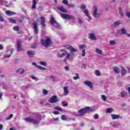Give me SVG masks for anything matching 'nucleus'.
Listing matches in <instances>:
<instances>
[{"instance_id":"nucleus-18","label":"nucleus","mask_w":130,"mask_h":130,"mask_svg":"<svg viewBox=\"0 0 130 130\" xmlns=\"http://www.w3.org/2000/svg\"><path fill=\"white\" fill-rule=\"evenodd\" d=\"M89 38L91 40H96V36H95V35L94 34H90Z\"/></svg>"},{"instance_id":"nucleus-1","label":"nucleus","mask_w":130,"mask_h":130,"mask_svg":"<svg viewBox=\"0 0 130 130\" xmlns=\"http://www.w3.org/2000/svg\"><path fill=\"white\" fill-rule=\"evenodd\" d=\"M64 47H65V48L67 49H68V50H70V53L67 51L61 52V53H59L58 54V57L61 58L63 57V56H66L64 60L66 61L67 60L72 59V58H74V57H75V56H76L75 55H74V53L78 52L77 49L75 48L73 46L69 45H64Z\"/></svg>"},{"instance_id":"nucleus-58","label":"nucleus","mask_w":130,"mask_h":130,"mask_svg":"<svg viewBox=\"0 0 130 130\" xmlns=\"http://www.w3.org/2000/svg\"><path fill=\"white\" fill-rule=\"evenodd\" d=\"M113 126L114 127H117V125L116 124V123L113 124Z\"/></svg>"},{"instance_id":"nucleus-43","label":"nucleus","mask_w":130,"mask_h":130,"mask_svg":"<svg viewBox=\"0 0 130 130\" xmlns=\"http://www.w3.org/2000/svg\"><path fill=\"white\" fill-rule=\"evenodd\" d=\"M121 23L119 21H116L114 22V26H118V25H120Z\"/></svg>"},{"instance_id":"nucleus-23","label":"nucleus","mask_w":130,"mask_h":130,"mask_svg":"<svg viewBox=\"0 0 130 130\" xmlns=\"http://www.w3.org/2000/svg\"><path fill=\"white\" fill-rule=\"evenodd\" d=\"M24 72H25V71L23 68H20L17 70V73H19V74H24Z\"/></svg>"},{"instance_id":"nucleus-26","label":"nucleus","mask_w":130,"mask_h":130,"mask_svg":"<svg viewBox=\"0 0 130 130\" xmlns=\"http://www.w3.org/2000/svg\"><path fill=\"white\" fill-rule=\"evenodd\" d=\"M84 48H86V45L84 44L79 45V50H82V49H84Z\"/></svg>"},{"instance_id":"nucleus-14","label":"nucleus","mask_w":130,"mask_h":130,"mask_svg":"<svg viewBox=\"0 0 130 130\" xmlns=\"http://www.w3.org/2000/svg\"><path fill=\"white\" fill-rule=\"evenodd\" d=\"M63 95L64 96H67V95L69 94V87L68 86H66L63 87Z\"/></svg>"},{"instance_id":"nucleus-59","label":"nucleus","mask_w":130,"mask_h":130,"mask_svg":"<svg viewBox=\"0 0 130 130\" xmlns=\"http://www.w3.org/2000/svg\"><path fill=\"white\" fill-rule=\"evenodd\" d=\"M2 49H4V47H3V45H0V50H2Z\"/></svg>"},{"instance_id":"nucleus-8","label":"nucleus","mask_w":130,"mask_h":130,"mask_svg":"<svg viewBox=\"0 0 130 130\" xmlns=\"http://www.w3.org/2000/svg\"><path fill=\"white\" fill-rule=\"evenodd\" d=\"M80 9H81V10H85L83 11V13H84V14H85L86 16H87V17H88V18L89 19V20H91V17L90 16H89V11H88V10L85 9L86 6L82 4L80 6Z\"/></svg>"},{"instance_id":"nucleus-61","label":"nucleus","mask_w":130,"mask_h":130,"mask_svg":"<svg viewBox=\"0 0 130 130\" xmlns=\"http://www.w3.org/2000/svg\"><path fill=\"white\" fill-rule=\"evenodd\" d=\"M2 97H3V93L0 92V99H2Z\"/></svg>"},{"instance_id":"nucleus-7","label":"nucleus","mask_w":130,"mask_h":130,"mask_svg":"<svg viewBox=\"0 0 130 130\" xmlns=\"http://www.w3.org/2000/svg\"><path fill=\"white\" fill-rule=\"evenodd\" d=\"M51 24L52 26H54L55 28H59V24L56 22V20L54 19L53 17H52L50 19Z\"/></svg>"},{"instance_id":"nucleus-56","label":"nucleus","mask_w":130,"mask_h":130,"mask_svg":"<svg viewBox=\"0 0 130 130\" xmlns=\"http://www.w3.org/2000/svg\"><path fill=\"white\" fill-rule=\"evenodd\" d=\"M0 5H1V6H3V5H4V1L2 0H0Z\"/></svg>"},{"instance_id":"nucleus-24","label":"nucleus","mask_w":130,"mask_h":130,"mask_svg":"<svg viewBox=\"0 0 130 130\" xmlns=\"http://www.w3.org/2000/svg\"><path fill=\"white\" fill-rule=\"evenodd\" d=\"M111 117L112 119H118V118H119V115H111Z\"/></svg>"},{"instance_id":"nucleus-49","label":"nucleus","mask_w":130,"mask_h":130,"mask_svg":"<svg viewBox=\"0 0 130 130\" xmlns=\"http://www.w3.org/2000/svg\"><path fill=\"white\" fill-rule=\"evenodd\" d=\"M64 69L67 71V72H69L70 71V68H69V66H65L64 67Z\"/></svg>"},{"instance_id":"nucleus-54","label":"nucleus","mask_w":130,"mask_h":130,"mask_svg":"<svg viewBox=\"0 0 130 130\" xmlns=\"http://www.w3.org/2000/svg\"><path fill=\"white\" fill-rule=\"evenodd\" d=\"M31 78L32 80H36V79H37V77L34 76H31Z\"/></svg>"},{"instance_id":"nucleus-47","label":"nucleus","mask_w":130,"mask_h":130,"mask_svg":"<svg viewBox=\"0 0 130 130\" xmlns=\"http://www.w3.org/2000/svg\"><path fill=\"white\" fill-rule=\"evenodd\" d=\"M68 7H69V8H75V7H76V6H75V5L74 4H68Z\"/></svg>"},{"instance_id":"nucleus-48","label":"nucleus","mask_w":130,"mask_h":130,"mask_svg":"<svg viewBox=\"0 0 130 130\" xmlns=\"http://www.w3.org/2000/svg\"><path fill=\"white\" fill-rule=\"evenodd\" d=\"M37 68L39 69L40 70H46V69L43 68L42 67L39 66H37Z\"/></svg>"},{"instance_id":"nucleus-2","label":"nucleus","mask_w":130,"mask_h":130,"mask_svg":"<svg viewBox=\"0 0 130 130\" xmlns=\"http://www.w3.org/2000/svg\"><path fill=\"white\" fill-rule=\"evenodd\" d=\"M42 118H41V116L40 115L38 118L34 117L33 116H29L27 118H25L24 120L27 121V122H30L31 123H34V124H38L39 123V121L41 120Z\"/></svg>"},{"instance_id":"nucleus-29","label":"nucleus","mask_w":130,"mask_h":130,"mask_svg":"<svg viewBox=\"0 0 130 130\" xmlns=\"http://www.w3.org/2000/svg\"><path fill=\"white\" fill-rule=\"evenodd\" d=\"M95 74L96 76H98V77L101 76V73L100 72V71H99V70H96L95 71Z\"/></svg>"},{"instance_id":"nucleus-44","label":"nucleus","mask_w":130,"mask_h":130,"mask_svg":"<svg viewBox=\"0 0 130 130\" xmlns=\"http://www.w3.org/2000/svg\"><path fill=\"white\" fill-rule=\"evenodd\" d=\"M8 20L10 21L11 23H16V20L14 19H12L11 18H8Z\"/></svg>"},{"instance_id":"nucleus-52","label":"nucleus","mask_w":130,"mask_h":130,"mask_svg":"<svg viewBox=\"0 0 130 130\" xmlns=\"http://www.w3.org/2000/svg\"><path fill=\"white\" fill-rule=\"evenodd\" d=\"M0 77H1L2 78H4V74H3L2 71H0Z\"/></svg>"},{"instance_id":"nucleus-10","label":"nucleus","mask_w":130,"mask_h":130,"mask_svg":"<svg viewBox=\"0 0 130 130\" xmlns=\"http://www.w3.org/2000/svg\"><path fill=\"white\" fill-rule=\"evenodd\" d=\"M50 103H56L58 102V99H57V96L56 95H53L49 100Z\"/></svg>"},{"instance_id":"nucleus-50","label":"nucleus","mask_w":130,"mask_h":130,"mask_svg":"<svg viewBox=\"0 0 130 130\" xmlns=\"http://www.w3.org/2000/svg\"><path fill=\"white\" fill-rule=\"evenodd\" d=\"M62 103L63 104V106L64 107H68V106L69 105V104H68V103H64V102H62Z\"/></svg>"},{"instance_id":"nucleus-62","label":"nucleus","mask_w":130,"mask_h":130,"mask_svg":"<svg viewBox=\"0 0 130 130\" xmlns=\"http://www.w3.org/2000/svg\"><path fill=\"white\" fill-rule=\"evenodd\" d=\"M128 93H129V95H130V87H128Z\"/></svg>"},{"instance_id":"nucleus-36","label":"nucleus","mask_w":130,"mask_h":130,"mask_svg":"<svg viewBox=\"0 0 130 130\" xmlns=\"http://www.w3.org/2000/svg\"><path fill=\"white\" fill-rule=\"evenodd\" d=\"M110 45H115L116 44V42L114 41H110Z\"/></svg>"},{"instance_id":"nucleus-38","label":"nucleus","mask_w":130,"mask_h":130,"mask_svg":"<svg viewBox=\"0 0 130 130\" xmlns=\"http://www.w3.org/2000/svg\"><path fill=\"white\" fill-rule=\"evenodd\" d=\"M43 93L44 94V95H47V94H48V91H47V90L46 89H43Z\"/></svg>"},{"instance_id":"nucleus-27","label":"nucleus","mask_w":130,"mask_h":130,"mask_svg":"<svg viewBox=\"0 0 130 130\" xmlns=\"http://www.w3.org/2000/svg\"><path fill=\"white\" fill-rule=\"evenodd\" d=\"M113 71L115 72V73H117L118 74L119 73V69L117 67H114L113 68Z\"/></svg>"},{"instance_id":"nucleus-21","label":"nucleus","mask_w":130,"mask_h":130,"mask_svg":"<svg viewBox=\"0 0 130 130\" xmlns=\"http://www.w3.org/2000/svg\"><path fill=\"white\" fill-rule=\"evenodd\" d=\"M37 3L36 2V0H33L32 1V5L31 6V9H34L35 8H36V5Z\"/></svg>"},{"instance_id":"nucleus-53","label":"nucleus","mask_w":130,"mask_h":130,"mask_svg":"<svg viewBox=\"0 0 130 130\" xmlns=\"http://www.w3.org/2000/svg\"><path fill=\"white\" fill-rule=\"evenodd\" d=\"M78 21H79V24H83V21H82V20H81V19L79 18V19H78Z\"/></svg>"},{"instance_id":"nucleus-33","label":"nucleus","mask_w":130,"mask_h":130,"mask_svg":"<svg viewBox=\"0 0 130 130\" xmlns=\"http://www.w3.org/2000/svg\"><path fill=\"white\" fill-rule=\"evenodd\" d=\"M121 34L122 35L126 34V30H125L124 28H121Z\"/></svg>"},{"instance_id":"nucleus-30","label":"nucleus","mask_w":130,"mask_h":130,"mask_svg":"<svg viewBox=\"0 0 130 130\" xmlns=\"http://www.w3.org/2000/svg\"><path fill=\"white\" fill-rule=\"evenodd\" d=\"M5 21V19H4V17L3 16V14L0 13V22H4Z\"/></svg>"},{"instance_id":"nucleus-22","label":"nucleus","mask_w":130,"mask_h":130,"mask_svg":"<svg viewBox=\"0 0 130 130\" xmlns=\"http://www.w3.org/2000/svg\"><path fill=\"white\" fill-rule=\"evenodd\" d=\"M95 52L97 54H100V55H102V51L99 49V48H97L95 49Z\"/></svg>"},{"instance_id":"nucleus-45","label":"nucleus","mask_w":130,"mask_h":130,"mask_svg":"<svg viewBox=\"0 0 130 130\" xmlns=\"http://www.w3.org/2000/svg\"><path fill=\"white\" fill-rule=\"evenodd\" d=\"M54 109H55L56 110H59V111L62 112V109L58 107H55Z\"/></svg>"},{"instance_id":"nucleus-39","label":"nucleus","mask_w":130,"mask_h":130,"mask_svg":"<svg viewBox=\"0 0 130 130\" xmlns=\"http://www.w3.org/2000/svg\"><path fill=\"white\" fill-rule=\"evenodd\" d=\"M101 99L102 100H103V101H106V96L104 95H102L101 96Z\"/></svg>"},{"instance_id":"nucleus-5","label":"nucleus","mask_w":130,"mask_h":130,"mask_svg":"<svg viewBox=\"0 0 130 130\" xmlns=\"http://www.w3.org/2000/svg\"><path fill=\"white\" fill-rule=\"evenodd\" d=\"M93 12L92 13V15L94 18H100V16H101V14L100 13H98V8H97V7L94 6L93 7Z\"/></svg>"},{"instance_id":"nucleus-31","label":"nucleus","mask_w":130,"mask_h":130,"mask_svg":"<svg viewBox=\"0 0 130 130\" xmlns=\"http://www.w3.org/2000/svg\"><path fill=\"white\" fill-rule=\"evenodd\" d=\"M40 64L41 66H44V67H46V66H47V63L44 61H40Z\"/></svg>"},{"instance_id":"nucleus-20","label":"nucleus","mask_w":130,"mask_h":130,"mask_svg":"<svg viewBox=\"0 0 130 130\" xmlns=\"http://www.w3.org/2000/svg\"><path fill=\"white\" fill-rule=\"evenodd\" d=\"M40 19L41 20V25L43 26V27H44V26H45V19L43 17H41Z\"/></svg>"},{"instance_id":"nucleus-28","label":"nucleus","mask_w":130,"mask_h":130,"mask_svg":"<svg viewBox=\"0 0 130 130\" xmlns=\"http://www.w3.org/2000/svg\"><path fill=\"white\" fill-rule=\"evenodd\" d=\"M112 111H113V109L112 108H108L106 110L107 113H111Z\"/></svg>"},{"instance_id":"nucleus-51","label":"nucleus","mask_w":130,"mask_h":130,"mask_svg":"<svg viewBox=\"0 0 130 130\" xmlns=\"http://www.w3.org/2000/svg\"><path fill=\"white\" fill-rule=\"evenodd\" d=\"M126 16L128 17V18H130V12H128L126 13Z\"/></svg>"},{"instance_id":"nucleus-16","label":"nucleus","mask_w":130,"mask_h":130,"mask_svg":"<svg viewBox=\"0 0 130 130\" xmlns=\"http://www.w3.org/2000/svg\"><path fill=\"white\" fill-rule=\"evenodd\" d=\"M6 14L8 16H13V15H16V13L13 11H11L10 10H8L6 11Z\"/></svg>"},{"instance_id":"nucleus-12","label":"nucleus","mask_w":130,"mask_h":130,"mask_svg":"<svg viewBox=\"0 0 130 130\" xmlns=\"http://www.w3.org/2000/svg\"><path fill=\"white\" fill-rule=\"evenodd\" d=\"M83 84L86 85V86H87V87H89V88L93 87V84H92V82L89 81H85L83 82Z\"/></svg>"},{"instance_id":"nucleus-63","label":"nucleus","mask_w":130,"mask_h":130,"mask_svg":"<svg viewBox=\"0 0 130 130\" xmlns=\"http://www.w3.org/2000/svg\"><path fill=\"white\" fill-rule=\"evenodd\" d=\"M126 35L127 37H130V34H126Z\"/></svg>"},{"instance_id":"nucleus-42","label":"nucleus","mask_w":130,"mask_h":130,"mask_svg":"<svg viewBox=\"0 0 130 130\" xmlns=\"http://www.w3.org/2000/svg\"><path fill=\"white\" fill-rule=\"evenodd\" d=\"M120 14L122 17H123V13L122 12V10L121 9V8H119Z\"/></svg>"},{"instance_id":"nucleus-32","label":"nucleus","mask_w":130,"mask_h":130,"mask_svg":"<svg viewBox=\"0 0 130 130\" xmlns=\"http://www.w3.org/2000/svg\"><path fill=\"white\" fill-rule=\"evenodd\" d=\"M75 75H76V76H74V77H73L74 80H78V79L80 78V77H79V74L76 73Z\"/></svg>"},{"instance_id":"nucleus-41","label":"nucleus","mask_w":130,"mask_h":130,"mask_svg":"<svg viewBox=\"0 0 130 130\" xmlns=\"http://www.w3.org/2000/svg\"><path fill=\"white\" fill-rule=\"evenodd\" d=\"M13 30H14V31H19V26H15L13 27Z\"/></svg>"},{"instance_id":"nucleus-55","label":"nucleus","mask_w":130,"mask_h":130,"mask_svg":"<svg viewBox=\"0 0 130 130\" xmlns=\"http://www.w3.org/2000/svg\"><path fill=\"white\" fill-rule=\"evenodd\" d=\"M32 66H35V67H36V68H37V67H38V65H37V64H36V63H35V62H32Z\"/></svg>"},{"instance_id":"nucleus-11","label":"nucleus","mask_w":130,"mask_h":130,"mask_svg":"<svg viewBox=\"0 0 130 130\" xmlns=\"http://www.w3.org/2000/svg\"><path fill=\"white\" fill-rule=\"evenodd\" d=\"M57 9L62 13H67L68 12V10L62 6H57Z\"/></svg>"},{"instance_id":"nucleus-46","label":"nucleus","mask_w":130,"mask_h":130,"mask_svg":"<svg viewBox=\"0 0 130 130\" xmlns=\"http://www.w3.org/2000/svg\"><path fill=\"white\" fill-rule=\"evenodd\" d=\"M62 120H67V117L64 115H62L61 117Z\"/></svg>"},{"instance_id":"nucleus-64","label":"nucleus","mask_w":130,"mask_h":130,"mask_svg":"<svg viewBox=\"0 0 130 130\" xmlns=\"http://www.w3.org/2000/svg\"><path fill=\"white\" fill-rule=\"evenodd\" d=\"M50 78H51V79H54V76L51 75V76H50Z\"/></svg>"},{"instance_id":"nucleus-37","label":"nucleus","mask_w":130,"mask_h":130,"mask_svg":"<svg viewBox=\"0 0 130 130\" xmlns=\"http://www.w3.org/2000/svg\"><path fill=\"white\" fill-rule=\"evenodd\" d=\"M82 52L81 53L82 56H85V55H86V51L85 50V49H83L82 50Z\"/></svg>"},{"instance_id":"nucleus-3","label":"nucleus","mask_w":130,"mask_h":130,"mask_svg":"<svg viewBox=\"0 0 130 130\" xmlns=\"http://www.w3.org/2000/svg\"><path fill=\"white\" fill-rule=\"evenodd\" d=\"M95 108L93 107H87L84 109H81L80 110H79L78 111V113L79 115L83 116L85 113H87V112H93V111H95Z\"/></svg>"},{"instance_id":"nucleus-35","label":"nucleus","mask_w":130,"mask_h":130,"mask_svg":"<svg viewBox=\"0 0 130 130\" xmlns=\"http://www.w3.org/2000/svg\"><path fill=\"white\" fill-rule=\"evenodd\" d=\"M14 115L13 114L10 115V116L6 118V120H10V119H11V118H13V117Z\"/></svg>"},{"instance_id":"nucleus-40","label":"nucleus","mask_w":130,"mask_h":130,"mask_svg":"<svg viewBox=\"0 0 130 130\" xmlns=\"http://www.w3.org/2000/svg\"><path fill=\"white\" fill-rule=\"evenodd\" d=\"M93 118H94V119H98V118H99V115L95 114L93 116Z\"/></svg>"},{"instance_id":"nucleus-15","label":"nucleus","mask_w":130,"mask_h":130,"mask_svg":"<svg viewBox=\"0 0 130 130\" xmlns=\"http://www.w3.org/2000/svg\"><path fill=\"white\" fill-rule=\"evenodd\" d=\"M17 51H23V49L21 47V42L20 41L17 42Z\"/></svg>"},{"instance_id":"nucleus-25","label":"nucleus","mask_w":130,"mask_h":130,"mask_svg":"<svg viewBox=\"0 0 130 130\" xmlns=\"http://www.w3.org/2000/svg\"><path fill=\"white\" fill-rule=\"evenodd\" d=\"M126 74V70H125V68L122 67V71H121V75L123 76L124 75H125Z\"/></svg>"},{"instance_id":"nucleus-9","label":"nucleus","mask_w":130,"mask_h":130,"mask_svg":"<svg viewBox=\"0 0 130 130\" xmlns=\"http://www.w3.org/2000/svg\"><path fill=\"white\" fill-rule=\"evenodd\" d=\"M13 54V50H8L6 53L4 54L3 56V58H10L11 57V55Z\"/></svg>"},{"instance_id":"nucleus-19","label":"nucleus","mask_w":130,"mask_h":130,"mask_svg":"<svg viewBox=\"0 0 130 130\" xmlns=\"http://www.w3.org/2000/svg\"><path fill=\"white\" fill-rule=\"evenodd\" d=\"M127 95V92L126 91H122L120 93V95L123 98V97H125Z\"/></svg>"},{"instance_id":"nucleus-17","label":"nucleus","mask_w":130,"mask_h":130,"mask_svg":"<svg viewBox=\"0 0 130 130\" xmlns=\"http://www.w3.org/2000/svg\"><path fill=\"white\" fill-rule=\"evenodd\" d=\"M27 54L29 57H32L35 54V52L34 51H28Z\"/></svg>"},{"instance_id":"nucleus-6","label":"nucleus","mask_w":130,"mask_h":130,"mask_svg":"<svg viewBox=\"0 0 130 130\" xmlns=\"http://www.w3.org/2000/svg\"><path fill=\"white\" fill-rule=\"evenodd\" d=\"M60 16L61 18H63V19H66L67 20H74L75 19L74 16L69 14L61 13Z\"/></svg>"},{"instance_id":"nucleus-34","label":"nucleus","mask_w":130,"mask_h":130,"mask_svg":"<svg viewBox=\"0 0 130 130\" xmlns=\"http://www.w3.org/2000/svg\"><path fill=\"white\" fill-rule=\"evenodd\" d=\"M62 3L64 5H66V6H69V2H68V0H63L62 1Z\"/></svg>"},{"instance_id":"nucleus-13","label":"nucleus","mask_w":130,"mask_h":130,"mask_svg":"<svg viewBox=\"0 0 130 130\" xmlns=\"http://www.w3.org/2000/svg\"><path fill=\"white\" fill-rule=\"evenodd\" d=\"M33 26H34L33 28L35 31V33L36 34H38L39 29H38V26H37V23L36 22L34 23Z\"/></svg>"},{"instance_id":"nucleus-60","label":"nucleus","mask_w":130,"mask_h":130,"mask_svg":"<svg viewBox=\"0 0 130 130\" xmlns=\"http://www.w3.org/2000/svg\"><path fill=\"white\" fill-rule=\"evenodd\" d=\"M3 128H4V127H3V125L1 124L0 125V130L3 129Z\"/></svg>"},{"instance_id":"nucleus-57","label":"nucleus","mask_w":130,"mask_h":130,"mask_svg":"<svg viewBox=\"0 0 130 130\" xmlns=\"http://www.w3.org/2000/svg\"><path fill=\"white\" fill-rule=\"evenodd\" d=\"M53 113H54V114L56 115L58 114V112H57V111H54Z\"/></svg>"},{"instance_id":"nucleus-4","label":"nucleus","mask_w":130,"mask_h":130,"mask_svg":"<svg viewBox=\"0 0 130 130\" xmlns=\"http://www.w3.org/2000/svg\"><path fill=\"white\" fill-rule=\"evenodd\" d=\"M42 45L45 46V47H48L49 45H50L51 43V39L49 37H46L45 40H42L41 41Z\"/></svg>"}]
</instances>
